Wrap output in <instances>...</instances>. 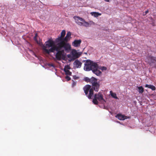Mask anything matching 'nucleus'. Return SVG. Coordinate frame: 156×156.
I'll list each match as a JSON object with an SVG mask.
<instances>
[{"mask_svg": "<svg viewBox=\"0 0 156 156\" xmlns=\"http://www.w3.org/2000/svg\"><path fill=\"white\" fill-rule=\"evenodd\" d=\"M48 66H51L55 68V66L52 63H49L48 64Z\"/></svg>", "mask_w": 156, "mask_h": 156, "instance_id": "393cba45", "label": "nucleus"}, {"mask_svg": "<svg viewBox=\"0 0 156 156\" xmlns=\"http://www.w3.org/2000/svg\"><path fill=\"white\" fill-rule=\"evenodd\" d=\"M148 12V10H147L145 12L143 13V15L144 16Z\"/></svg>", "mask_w": 156, "mask_h": 156, "instance_id": "bb28decb", "label": "nucleus"}, {"mask_svg": "<svg viewBox=\"0 0 156 156\" xmlns=\"http://www.w3.org/2000/svg\"><path fill=\"white\" fill-rule=\"evenodd\" d=\"M145 87L151 89L152 90H155V87L153 85L146 84L145 86Z\"/></svg>", "mask_w": 156, "mask_h": 156, "instance_id": "dca6fc26", "label": "nucleus"}, {"mask_svg": "<svg viewBox=\"0 0 156 156\" xmlns=\"http://www.w3.org/2000/svg\"><path fill=\"white\" fill-rule=\"evenodd\" d=\"M155 58L154 57L150 55L147 57L146 59V62L151 65L152 62H154V61L155 60Z\"/></svg>", "mask_w": 156, "mask_h": 156, "instance_id": "1a4fd4ad", "label": "nucleus"}, {"mask_svg": "<svg viewBox=\"0 0 156 156\" xmlns=\"http://www.w3.org/2000/svg\"><path fill=\"white\" fill-rule=\"evenodd\" d=\"M104 0L106 2H110V0Z\"/></svg>", "mask_w": 156, "mask_h": 156, "instance_id": "c756f323", "label": "nucleus"}, {"mask_svg": "<svg viewBox=\"0 0 156 156\" xmlns=\"http://www.w3.org/2000/svg\"><path fill=\"white\" fill-rule=\"evenodd\" d=\"M115 117L118 118L119 120H123L127 119V117L121 114H118L115 116Z\"/></svg>", "mask_w": 156, "mask_h": 156, "instance_id": "9d476101", "label": "nucleus"}, {"mask_svg": "<svg viewBox=\"0 0 156 156\" xmlns=\"http://www.w3.org/2000/svg\"><path fill=\"white\" fill-rule=\"evenodd\" d=\"M82 64V62L78 60H75L73 63L74 66L76 68H80Z\"/></svg>", "mask_w": 156, "mask_h": 156, "instance_id": "f8f14e48", "label": "nucleus"}, {"mask_svg": "<svg viewBox=\"0 0 156 156\" xmlns=\"http://www.w3.org/2000/svg\"><path fill=\"white\" fill-rule=\"evenodd\" d=\"M99 69H100L102 71L106 70L107 68L105 66H101L100 67H99Z\"/></svg>", "mask_w": 156, "mask_h": 156, "instance_id": "5701e85b", "label": "nucleus"}, {"mask_svg": "<svg viewBox=\"0 0 156 156\" xmlns=\"http://www.w3.org/2000/svg\"><path fill=\"white\" fill-rule=\"evenodd\" d=\"M117 122L118 123H120V122H119V121H117Z\"/></svg>", "mask_w": 156, "mask_h": 156, "instance_id": "7c9ffc66", "label": "nucleus"}, {"mask_svg": "<svg viewBox=\"0 0 156 156\" xmlns=\"http://www.w3.org/2000/svg\"><path fill=\"white\" fill-rule=\"evenodd\" d=\"M81 41L80 39L76 40L72 43V45L75 47H78L80 46Z\"/></svg>", "mask_w": 156, "mask_h": 156, "instance_id": "9b49d317", "label": "nucleus"}, {"mask_svg": "<svg viewBox=\"0 0 156 156\" xmlns=\"http://www.w3.org/2000/svg\"><path fill=\"white\" fill-rule=\"evenodd\" d=\"M65 34V30H62L61 33V36L56 40L58 43L56 45L54 41L51 40L46 42L45 45L43 47L44 51L48 54L54 53L58 59H65L66 53L69 52L71 49V45L69 43L63 42L62 41Z\"/></svg>", "mask_w": 156, "mask_h": 156, "instance_id": "f257e3e1", "label": "nucleus"}, {"mask_svg": "<svg viewBox=\"0 0 156 156\" xmlns=\"http://www.w3.org/2000/svg\"><path fill=\"white\" fill-rule=\"evenodd\" d=\"M110 94L111 96L113 98L118 99V98L116 96V94L115 93L113 92L112 91H110Z\"/></svg>", "mask_w": 156, "mask_h": 156, "instance_id": "f3484780", "label": "nucleus"}, {"mask_svg": "<svg viewBox=\"0 0 156 156\" xmlns=\"http://www.w3.org/2000/svg\"><path fill=\"white\" fill-rule=\"evenodd\" d=\"M92 70L93 72L97 76H101V72L98 70L99 68L98 64Z\"/></svg>", "mask_w": 156, "mask_h": 156, "instance_id": "423d86ee", "label": "nucleus"}, {"mask_svg": "<svg viewBox=\"0 0 156 156\" xmlns=\"http://www.w3.org/2000/svg\"><path fill=\"white\" fill-rule=\"evenodd\" d=\"M88 23V26H85L86 27H88L90 26L91 25H95V23L92 21H90L89 22H87Z\"/></svg>", "mask_w": 156, "mask_h": 156, "instance_id": "412c9836", "label": "nucleus"}, {"mask_svg": "<svg viewBox=\"0 0 156 156\" xmlns=\"http://www.w3.org/2000/svg\"><path fill=\"white\" fill-rule=\"evenodd\" d=\"M88 80H89V82L92 83V86L98 83L97 79L94 77H92L90 79H88Z\"/></svg>", "mask_w": 156, "mask_h": 156, "instance_id": "ddd939ff", "label": "nucleus"}, {"mask_svg": "<svg viewBox=\"0 0 156 156\" xmlns=\"http://www.w3.org/2000/svg\"><path fill=\"white\" fill-rule=\"evenodd\" d=\"M71 33L70 32H68L66 36L63 38L62 41L63 42H66L68 41L71 38Z\"/></svg>", "mask_w": 156, "mask_h": 156, "instance_id": "0eeeda50", "label": "nucleus"}, {"mask_svg": "<svg viewBox=\"0 0 156 156\" xmlns=\"http://www.w3.org/2000/svg\"><path fill=\"white\" fill-rule=\"evenodd\" d=\"M138 89L140 93H142L144 92V88L142 86L138 87Z\"/></svg>", "mask_w": 156, "mask_h": 156, "instance_id": "aec40b11", "label": "nucleus"}, {"mask_svg": "<svg viewBox=\"0 0 156 156\" xmlns=\"http://www.w3.org/2000/svg\"><path fill=\"white\" fill-rule=\"evenodd\" d=\"M92 87L94 88V90L96 91H98L99 87V83H97L92 86Z\"/></svg>", "mask_w": 156, "mask_h": 156, "instance_id": "2eb2a0df", "label": "nucleus"}, {"mask_svg": "<svg viewBox=\"0 0 156 156\" xmlns=\"http://www.w3.org/2000/svg\"><path fill=\"white\" fill-rule=\"evenodd\" d=\"M64 71L66 75H71L72 74L71 72H70L69 70L66 69Z\"/></svg>", "mask_w": 156, "mask_h": 156, "instance_id": "4be33fe9", "label": "nucleus"}, {"mask_svg": "<svg viewBox=\"0 0 156 156\" xmlns=\"http://www.w3.org/2000/svg\"><path fill=\"white\" fill-rule=\"evenodd\" d=\"M65 78L68 81H69V80H70V79H71V78L69 77L68 76H66L65 77Z\"/></svg>", "mask_w": 156, "mask_h": 156, "instance_id": "a878e982", "label": "nucleus"}, {"mask_svg": "<svg viewBox=\"0 0 156 156\" xmlns=\"http://www.w3.org/2000/svg\"><path fill=\"white\" fill-rule=\"evenodd\" d=\"M98 100L103 104L106 102L105 101L103 98V95L99 93L97 94H94L92 102L94 104L96 105L98 103Z\"/></svg>", "mask_w": 156, "mask_h": 156, "instance_id": "7ed1b4c3", "label": "nucleus"}, {"mask_svg": "<svg viewBox=\"0 0 156 156\" xmlns=\"http://www.w3.org/2000/svg\"><path fill=\"white\" fill-rule=\"evenodd\" d=\"M88 79H89L87 77H86V78H85V80L86 81H89V80H88Z\"/></svg>", "mask_w": 156, "mask_h": 156, "instance_id": "c85d7f7f", "label": "nucleus"}, {"mask_svg": "<svg viewBox=\"0 0 156 156\" xmlns=\"http://www.w3.org/2000/svg\"><path fill=\"white\" fill-rule=\"evenodd\" d=\"M90 14L93 16H94L95 17H97L98 16H100L101 14L96 12H92L90 13Z\"/></svg>", "mask_w": 156, "mask_h": 156, "instance_id": "a211bd4d", "label": "nucleus"}, {"mask_svg": "<svg viewBox=\"0 0 156 156\" xmlns=\"http://www.w3.org/2000/svg\"><path fill=\"white\" fill-rule=\"evenodd\" d=\"M70 69V67L69 66L67 65L66 66L64 67V70H66V69L69 70Z\"/></svg>", "mask_w": 156, "mask_h": 156, "instance_id": "b1692460", "label": "nucleus"}, {"mask_svg": "<svg viewBox=\"0 0 156 156\" xmlns=\"http://www.w3.org/2000/svg\"><path fill=\"white\" fill-rule=\"evenodd\" d=\"M97 64L90 60L86 61L84 64V69L86 71L92 70Z\"/></svg>", "mask_w": 156, "mask_h": 156, "instance_id": "f03ea898", "label": "nucleus"}, {"mask_svg": "<svg viewBox=\"0 0 156 156\" xmlns=\"http://www.w3.org/2000/svg\"><path fill=\"white\" fill-rule=\"evenodd\" d=\"M83 90L88 98L90 99L93 96V89L91 88V86L89 85H86L83 88Z\"/></svg>", "mask_w": 156, "mask_h": 156, "instance_id": "20e7f679", "label": "nucleus"}, {"mask_svg": "<svg viewBox=\"0 0 156 156\" xmlns=\"http://www.w3.org/2000/svg\"><path fill=\"white\" fill-rule=\"evenodd\" d=\"M67 57L69 58V61L73 60L76 59L71 52L70 54H68L67 55Z\"/></svg>", "mask_w": 156, "mask_h": 156, "instance_id": "4468645a", "label": "nucleus"}, {"mask_svg": "<svg viewBox=\"0 0 156 156\" xmlns=\"http://www.w3.org/2000/svg\"><path fill=\"white\" fill-rule=\"evenodd\" d=\"M71 52L76 58H78L81 55L82 53L80 52H77L75 49L72 50Z\"/></svg>", "mask_w": 156, "mask_h": 156, "instance_id": "6e6552de", "label": "nucleus"}, {"mask_svg": "<svg viewBox=\"0 0 156 156\" xmlns=\"http://www.w3.org/2000/svg\"><path fill=\"white\" fill-rule=\"evenodd\" d=\"M73 18L75 20V22L80 26H87L88 23L87 22H86L85 20L78 16H75L73 17Z\"/></svg>", "mask_w": 156, "mask_h": 156, "instance_id": "39448f33", "label": "nucleus"}, {"mask_svg": "<svg viewBox=\"0 0 156 156\" xmlns=\"http://www.w3.org/2000/svg\"><path fill=\"white\" fill-rule=\"evenodd\" d=\"M37 36V34H36L35 36V37H34V39L37 42V43L38 44H39L40 45L42 46L43 44H42L41 42L40 41H37V38H36Z\"/></svg>", "mask_w": 156, "mask_h": 156, "instance_id": "6ab92c4d", "label": "nucleus"}, {"mask_svg": "<svg viewBox=\"0 0 156 156\" xmlns=\"http://www.w3.org/2000/svg\"><path fill=\"white\" fill-rule=\"evenodd\" d=\"M76 82L73 81L72 83V87H74L76 85Z\"/></svg>", "mask_w": 156, "mask_h": 156, "instance_id": "cd10ccee", "label": "nucleus"}]
</instances>
